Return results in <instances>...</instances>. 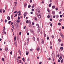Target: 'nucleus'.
Segmentation results:
<instances>
[{"instance_id": "1", "label": "nucleus", "mask_w": 64, "mask_h": 64, "mask_svg": "<svg viewBox=\"0 0 64 64\" xmlns=\"http://www.w3.org/2000/svg\"><path fill=\"white\" fill-rule=\"evenodd\" d=\"M36 15L38 16V18H41V15L40 14H36Z\"/></svg>"}, {"instance_id": "2", "label": "nucleus", "mask_w": 64, "mask_h": 64, "mask_svg": "<svg viewBox=\"0 0 64 64\" xmlns=\"http://www.w3.org/2000/svg\"><path fill=\"white\" fill-rule=\"evenodd\" d=\"M5 30H6L5 28L3 30V32H2L3 34H6V32H5Z\"/></svg>"}, {"instance_id": "3", "label": "nucleus", "mask_w": 64, "mask_h": 64, "mask_svg": "<svg viewBox=\"0 0 64 64\" xmlns=\"http://www.w3.org/2000/svg\"><path fill=\"white\" fill-rule=\"evenodd\" d=\"M6 51L7 52L8 51V48L7 47L5 48Z\"/></svg>"}, {"instance_id": "4", "label": "nucleus", "mask_w": 64, "mask_h": 64, "mask_svg": "<svg viewBox=\"0 0 64 64\" xmlns=\"http://www.w3.org/2000/svg\"><path fill=\"white\" fill-rule=\"evenodd\" d=\"M30 31L32 33H33V34L34 33V31H33V30H32V29H31L30 30Z\"/></svg>"}, {"instance_id": "5", "label": "nucleus", "mask_w": 64, "mask_h": 64, "mask_svg": "<svg viewBox=\"0 0 64 64\" xmlns=\"http://www.w3.org/2000/svg\"><path fill=\"white\" fill-rule=\"evenodd\" d=\"M27 3H26L24 4V6L25 8L26 7V6H27Z\"/></svg>"}, {"instance_id": "6", "label": "nucleus", "mask_w": 64, "mask_h": 64, "mask_svg": "<svg viewBox=\"0 0 64 64\" xmlns=\"http://www.w3.org/2000/svg\"><path fill=\"white\" fill-rule=\"evenodd\" d=\"M39 50H40V48H39V46H38L36 49V50L38 51Z\"/></svg>"}, {"instance_id": "7", "label": "nucleus", "mask_w": 64, "mask_h": 64, "mask_svg": "<svg viewBox=\"0 0 64 64\" xmlns=\"http://www.w3.org/2000/svg\"><path fill=\"white\" fill-rule=\"evenodd\" d=\"M7 18L8 20H10V17L9 16L7 17Z\"/></svg>"}, {"instance_id": "8", "label": "nucleus", "mask_w": 64, "mask_h": 64, "mask_svg": "<svg viewBox=\"0 0 64 64\" xmlns=\"http://www.w3.org/2000/svg\"><path fill=\"white\" fill-rule=\"evenodd\" d=\"M30 39V38H27V43H28V42H29V41Z\"/></svg>"}, {"instance_id": "9", "label": "nucleus", "mask_w": 64, "mask_h": 64, "mask_svg": "<svg viewBox=\"0 0 64 64\" xmlns=\"http://www.w3.org/2000/svg\"><path fill=\"white\" fill-rule=\"evenodd\" d=\"M40 29H38L37 30V33H39V32H40Z\"/></svg>"}, {"instance_id": "10", "label": "nucleus", "mask_w": 64, "mask_h": 64, "mask_svg": "<svg viewBox=\"0 0 64 64\" xmlns=\"http://www.w3.org/2000/svg\"><path fill=\"white\" fill-rule=\"evenodd\" d=\"M52 13L53 15H55V11H52Z\"/></svg>"}, {"instance_id": "11", "label": "nucleus", "mask_w": 64, "mask_h": 64, "mask_svg": "<svg viewBox=\"0 0 64 64\" xmlns=\"http://www.w3.org/2000/svg\"><path fill=\"white\" fill-rule=\"evenodd\" d=\"M16 60L17 62H18V63L19 64V59H18V57H17L16 58Z\"/></svg>"}, {"instance_id": "12", "label": "nucleus", "mask_w": 64, "mask_h": 64, "mask_svg": "<svg viewBox=\"0 0 64 64\" xmlns=\"http://www.w3.org/2000/svg\"><path fill=\"white\" fill-rule=\"evenodd\" d=\"M28 53H29V52L26 51V55H28Z\"/></svg>"}, {"instance_id": "13", "label": "nucleus", "mask_w": 64, "mask_h": 64, "mask_svg": "<svg viewBox=\"0 0 64 64\" xmlns=\"http://www.w3.org/2000/svg\"><path fill=\"white\" fill-rule=\"evenodd\" d=\"M52 9H54V8H55V6H52Z\"/></svg>"}, {"instance_id": "14", "label": "nucleus", "mask_w": 64, "mask_h": 64, "mask_svg": "<svg viewBox=\"0 0 64 64\" xmlns=\"http://www.w3.org/2000/svg\"><path fill=\"white\" fill-rule=\"evenodd\" d=\"M60 50H61L62 49V50H61V51H62V50H63V47H60Z\"/></svg>"}, {"instance_id": "15", "label": "nucleus", "mask_w": 64, "mask_h": 64, "mask_svg": "<svg viewBox=\"0 0 64 64\" xmlns=\"http://www.w3.org/2000/svg\"><path fill=\"white\" fill-rule=\"evenodd\" d=\"M42 44H44V40H42L41 42Z\"/></svg>"}, {"instance_id": "16", "label": "nucleus", "mask_w": 64, "mask_h": 64, "mask_svg": "<svg viewBox=\"0 0 64 64\" xmlns=\"http://www.w3.org/2000/svg\"><path fill=\"white\" fill-rule=\"evenodd\" d=\"M59 59H60V60H61V59H62V56H60Z\"/></svg>"}, {"instance_id": "17", "label": "nucleus", "mask_w": 64, "mask_h": 64, "mask_svg": "<svg viewBox=\"0 0 64 64\" xmlns=\"http://www.w3.org/2000/svg\"><path fill=\"white\" fill-rule=\"evenodd\" d=\"M59 18V16L58 15H57L56 16V18Z\"/></svg>"}, {"instance_id": "18", "label": "nucleus", "mask_w": 64, "mask_h": 64, "mask_svg": "<svg viewBox=\"0 0 64 64\" xmlns=\"http://www.w3.org/2000/svg\"><path fill=\"white\" fill-rule=\"evenodd\" d=\"M60 35L61 36L63 35V34H62V32H60Z\"/></svg>"}, {"instance_id": "19", "label": "nucleus", "mask_w": 64, "mask_h": 64, "mask_svg": "<svg viewBox=\"0 0 64 64\" xmlns=\"http://www.w3.org/2000/svg\"><path fill=\"white\" fill-rule=\"evenodd\" d=\"M16 22H18V23H19V22H20V20H16Z\"/></svg>"}, {"instance_id": "20", "label": "nucleus", "mask_w": 64, "mask_h": 64, "mask_svg": "<svg viewBox=\"0 0 64 64\" xmlns=\"http://www.w3.org/2000/svg\"><path fill=\"white\" fill-rule=\"evenodd\" d=\"M61 37L63 39L64 38V36L63 35H62V36H61Z\"/></svg>"}, {"instance_id": "21", "label": "nucleus", "mask_w": 64, "mask_h": 64, "mask_svg": "<svg viewBox=\"0 0 64 64\" xmlns=\"http://www.w3.org/2000/svg\"><path fill=\"white\" fill-rule=\"evenodd\" d=\"M16 36H14V41H15V40H16Z\"/></svg>"}, {"instance_id": "22", "label": "nucleus", "mask_w": 64, "mask_h": 64, "mask_svg": "<svg viewBox=\"0 0 64 64\" xmlns=\"http://www.w3.org/2000/svg\"><path fill=\"white\" fill-rule=\"evenodd\" d=\"M58 41L59 42H61V39L60 38H59L58 39Z\"/></svg>"}, {"instance_id": "23", "label": "nucleus", "mask_w": 64, "mask_h": 64, "mask_svg": "<svg viewBox=\"0 0 64 64\" xmlns=\"http://www.w3.org/2000/svg\"><path fill=\"white\" fill-rule=\"evenodd\" d=\"M24 16H26V12L24 13Z\"/></svg>"}, {"instance_id": "24", "label": "nucleus", "mask_w": 64, "mask_h": 64, "mask_svg": "<svg viewBox=\"0 0 64 64\" xmlns=\"http://www.w3.org/2000/svg\"><path fill=\"white\" fill-rule=\"evenodd\" d=\"M22 60L23 61H24V62H25V59L24 58H22Z\"/></svg>"}, {"instance_id": "25", "label": "nucleus", "mask_w": 64, "mask_h": 64, "mask_svg": "<svg viewBox=\"0 0 64 64\" xmlns=\"http://www.w3.org/2000/svg\"><path fill=\"white\" fill-rule=\"evenodd\" d=\"M11 21H8V24H10V23H11Z\"/></svg>"}, {"instance_id": "26", "label": "nucleus", "mask_w": 64, "mask_h": 64, "mask_svg": "<svg viewBox=\"0 0 64 64\" xmlns=\"http://www.w3.org/2000/svg\"><path fill=\"white\" fill-rule=\"evenodd\" d=\"M39 13H40V10H38V12H37V14H39Z\"/></svg>"}, {"instance_id": "27", "label": "nucleus", "mask_w": 64, "mask_h": 64, "mask_svg": "<svg viewBox=\"0 0 64 64\" xmlns=\"http://www.w3.org/2000/svg\"><path fill=\"white\" fill-rule=\"evenodd\" d=\"M63 59H62L61 61V63H63Z\"/></svg>"}, {"instance_id": "28", "label": "nucleus", "mask_w": 64, "mask_h": 64, "mask_svg": "<svg viewBox=\"0 0 64 64\" xmlns=\"http://www.w3.org/2000/svg\"><path fill=\"white\" fill-rule=\"evenodd\" d=\"M48 6H49V7H51V4H49L48 5Z\"/></svg>"}, {"instance_id": "29", "label": "nucleus", "mask_w": 64, "mask_h": 64, "mask_svg": "<svg viewBox=\"0 0 64 64\" xmlns=\"http://www.w3.org/2000/svg\"><path fill=\"white\" fill-rule=\"evenodd\" d=\"M60 56V55H59V54H58V55H57L58 57V58Z\"/></svg>"}, {"instance_id": "30", "label": "nucleus", "mask_w": 64, "mask_h": 64, "mask_svg": "<svg viewBox=\"0 0 64 64\" xmlns=\"http://www.w3.org/2000/svg\"><path fill=\"white\" fill-rule=\"evenodd\" d=\"M32 12H33V11H34V9L33 8H32Z\"/></svg>"}, {"instance_id": "31", "label": "nucleus", "mask_w": 64, "mask_h": 64, "mask_svg": "<svg viewBox=\"0 0 64 64\" xmlns=\"http://www.w3.org/2000/svg\"><path fill=\"white\" fill-rule=\"evenodd\" d=\"M31 7V6L30 5H29L28 6V8H30Z\"/></svg>"}, {"instance_id": "32", "label": "nucleus", "mask_w": 64, "mask_h": 64, "mask_svg": "<svg viewBox=\"0 0 64 64\" xmlns=\"http://www.w3.org/2000/svg\"><path fill=\"white\" fill-rule=\"evenodd\" d=\"M33 39H34V41H35V38L33 37Z\"/></svg>"}, {"instance_id": "33", "label": "nucleus", "mask_w": 64, "mask_h": 64, "mask_svg": "<svg viewBox=\"0 0 64 64\" xmlns=\"http://www.w3.org/2000/svg\"><path fill=\"white\" fill-rule=\"evenodd\" d=\"M34 7H35V6H34V5H33V6H32V8H34Z\"/></svg>"}, {"instance_id": "34", "label": "nucleus", "mask_w": 64, "mask_h": 64, "mask_svg": "<svg viewBox=\"0 0 64 64\" xmlns=\"http://www.w3.org/2000/svg\"><path fill=\"white\" fill-rule=\"evenodd\" d=\"M50 15H48L47 16V17L48 18H50Z\"/></svg>"}, {"instance_id": "35", "label": "nucleus", "mask_w": 64, "mask_h": 64, "mask_svg": "<svg viewBox=\"0 0 64 64\" xmlns=\"http://www.w3.org/2000/svg\"><path fill=\"white\" fill-rule=\"evenodd\" d=\"M18 20H20V17H19V16H18Z\"/></svg>"}, {"instance_id": "36", "label": "nucleus", "mask_w": 64, "mask_h": 64, "mask_svg": "<svg viewBox=\"0 0 64 64\" xmlns=\"http://www.w3.org/2000/svg\"><path fill=\"white\" fill-rule=\"evenodd\" d=\"M32 25L33 26V25H34V23L33 22H32Z\"/></svg>"}, {"instance_id": "37", "label": "nucleus", "mask_w": 64, "mask_h": 64, "mask_svg": "<svg viewBox=\"0 0 64 64\" xmlns=\"http://www.w3.org/2000/svg\"><path fill=\"white\" fill-rule=\"evenodd\" d=\"M28 22H29V21H28V20H27L26 21V23H28Z\"/></svg>"}, {"instance_id": "38", "label": "nucleus", "mask_w": 64, "mask_h": 64, "mask_svg": "<svg viewBox=\"0 0 64 64\" xmlns=\"http://www.w3.org/2000/svg\"><path fill=\"white\" fill-rule=\"evenodd\" d=\"M55 17H56V16H52V17L54 18H55Z\"/></svg>"}, {"instance_id": "39", "label": "nucleus", "mask_w": 64, "mask_h": 64, "mask_svg": "<svg viewBox=\"0 0 64 64\" xmlns=\"http://www.w3.org/2000/svg\"><path fill=\"white\" fill-rule=\"evenodd\" d=\"M4 22L5 23H6L7 22V20L5 19L4 21Z\"/></svg>"}, {"instance_id": "40", "label": "nucleus", "mask_w": 64, "mask_h": 64, "mask_svg": "<svg viewBox=\"0 0 64 64\" xmlns=\"http://www.w3.org/2000/svg\"><path fill=\"white\" fill-rule=\"evenodd\" d=\"M10 55H12V52L11 51L10 52Z\"/></svg>"}, {"instance_id": "41", "label": "nucleus", "mask_w": 64, "mask_h": 64, "mask_svg": "<svg viewBox=\"0 0 64 64\" xmlns=\"http://www.w3.org/2000/svg\"><path fill=\"white\" fill-rule=\"evenodd\" d=\"M12 28H13L14 29V26L12 25Z\"/></svg>"}, {"instance_id": "42", "label": "nucleus", "mask_w": 64, "mask_h": 64, "mask_svg": "<svg viewBox=\"0 0 64 64\" xmlns=\"http://www.w3.org/2000/svg\"><path fill=\"white\" fill-rule=\"evenodd\" d=\"M2 60L3 61L4 60V58H2Z\"/></svg>"}, {"instance_id": "43", "label": "nucleus", "mask_w": 64, "mask_h": 64, "mask_svg": "<svg viewBox=\"0 0 64 64\" xmlns=\"http://www.w3.org/2000/svg\"><path fill=\"white\" fill-rule=\"evenodd\" d=\"M11 17H12V19H13V15H11Z\"/></svg>"}, {"instance_id": "44", "label": "nucleus", "mask_w": 64, "mask_h": 64, "mask_svg": "<svg viewBox=\"0 0 64 64\" xmlns=\"http://www.w3.org/2000/svg\"><path fill=\"white\" fill-rule=\"evenodd\" d=\"M28 23H30V24H31V22L29 20V21Z\"/></svg>"}, {"instance_id": "45", "label": "nucleus", "mask_w": 64, "mask_h": 64, "mask_svg": "<svg viewBox=\"0 0 64 64\" xmlns=\"http://www.w3.org/2000/svg\"><path fill=\"white\" fill-rule=\"evenodd\" d=\"M59 14H61V12H59Z\"/></svg>"}, {"instance_id": "46", "label": "nucleus", "mask_w": 64, "mask_h": 64, "mask_svg": "<svg viewBox=\"0 0 64 64\" xmlns=\"http://www.w3.org/2000/svg\"><path fill=\"white\" fill-rule=\"evenodd\" d=\"M58 25H61V23H60V22H59L58 23Z\"/></svg>"}, {"instance_id": "47", "label": "nucleus", "mask_w": 64, "mask_h": 64, "mask_svg": "<svg viewBox=\"0 0 64 64\" xmlns=\"http://www.w3.org/2000/svg\"><path fill=\"white\" fill-rule=\"evenodd\" d=\"M21 15V13H19V14H18V16H20Z\"/></svg>"}, {"instance_id": "48", "label": "nucleus", "mask_w": 64, "mask_h": 64, "mask_svg": "<svg viewBox=\"0 0 64 64\" xmlns=\"http://www.w3.org/2000/svg\"><path fill=\"white\" fill-rule=\"evenodd\" d=\"M35 20L36 21H37V18H35Z\"/></svg>"}, {"instance_id": "49", "label": "nucleus", "mask_w": 64, "mask_h": 64, "mask_svg": "<svg viewBox=\"0 0 64 64\" xmlns=\"http://www.w3.org/2000/svg\"><path fill=\"white\" fill-rule=\"evenodd\" d=\"M52 38H54V36H52Z\"/></svg>"}, {"instance_id": "50", "label": "nucleus", "mask_w": 64, "mask_h": 64, "mask_svg": "<svg viewBox=\"0 0 64 64\" xmlns=\"http://www.w3.org/2000/svg\"><path fill=\"white\" fill-rule=\"evenodd\" d=\"M14 4H17V2H14Z\"/></svg>"}, {"instance_id": "51", "label": "nucleus", "mask_w": 64, "mask_h": 64, "mask_svg": "<svg viewBox=\"0 0 64 64\" xmlns=\"http://www.w3.org/2000/svg\"><path fill=\"white\" fill-rule=\"evenodd\" d=\"M62 19H60V22H61V21H62Z\"/></svg>"}, {"instance_id": "52", "label": "nucleus", "mask_w": 64, "mask_h": 64, "mask_svg": "<svg viewBox=\"0 0 64 64\" xmlns=\"http://www.w3.org/2000/svg\"><path fill=\"white\" fill-rule=\"evenodd\" d=\"M26 28V26H25L24 27V29H25Z\"/></svg>"}, {"instance_id": "53", "label": "nucleus", "mask_w": 64, "mask_h": 64, "mask_svg": "<svg viewBox=\"0 0 64 64\" xmlns=\"http://www.w3.org/2000/svg\"><path fill=\"white\" fill-rule=\"evenodd\" d=\"M48 60H51V58H49Z\"/></svg>"}, {"instance_id": "54", "label": "nucleus", "mask_w": 64, "mask_h": 64, "mask_svg": "<svg viewBox=\"0 0 64 64\" xmlns=\"http://www.w3.org/2000/svg\"><path fill=\"white\" fill-rule=\"evenodd\" d=\"M62 29H64V27L63 26H62Z\"/></svg>"}, {"instance_id": "55", "label": "nucleus", "mask_w": 64, "mask_h": 64, "mask_svg": "<svg viewBox=\"0 0 64 64\" xmlns=\"http://www.w3.org/2000/svg\"><path fill=\"white\" fill-rule=\"evenodd\" d=\"M56 10H58V8H56Z\"/></svg>"}, {"instance_id": "56", "label": "nucleus", "mask_w": 64, "mask_h": 64, "mask_svg": "<svg viewBox=\"0 0 64 64\" xmlns=\"http://www.w3.org/2000/svg\"><path fill=\"white\" fill-rule=\"evenodd\" d=\"M46 34H44V36L45 37H46Z\"/></svg>"}, {"instance_id": "57", "label": "nucleus", "mask_w": 64, "mask_h": 64, "mask_svg": "<svg viewBox=\"0 0 64 64\" xmlns=\"http://www.w3.org/2000/svg\"><path fill=\"white\" fill-rule=\"evenodd\" d=\"M50 26H51V27H52V23H51L50 24Z\"/></svg>"}, {"instance_id": "58", "label": "nucleus", "mask_w": 64, "mask_h": 64, "mask_svg": "<svg viewBox=\"0 0 64 64\" xmlns=\"http://www.w3.org/2000/svg\"><path fill=\"white\" fill-rule=\"evenodd\" d=\"M60 60H58V62H60Z\"/></svg>"}, {"instance_id": "59", "label": "nucleus", "mask_w": 64, "mask_h": 64, "mask_svg": "<svg viewBox=\"0 0 64 64\" xmlns=\"http://www.w3.org/2000/svg\"><path fill=\"white\" fill-rule=\"evenodd\" d=\"M16 12H17V11H16L14 12V13H16Z\"/></svg>"}, {"instance_id": "60", "label": "nucleus", "mask_w": 64, "mask_h": 64, "mask_svg": "<svg viewBox=\"0 0 64 64\" xmlns=\"http://www.w3.org/2000/svg\"><path fill=\"white\" fill-rule=\"evenodd\" d=\"M18 13H21V11H19L18 12Z\"/></svg>"}, {"instance_id": "61", "label": "nucleus", "mask_w": 64, "mask_h": 64, "mask_svg": "<svg viewBox=\"0 0 64 64\" xmlns=\"http://www.w3.org/2000/svg\"><path fill=\"white\" fill-rule=\"evenodd\" d=\"M30 51H32L33 50V49H30Z\"/></svg>"}, {"instance_id": "62", "label": "nucleus", "mask_w": 64, "mask_h": 64, "mask_svg": "<svg viewBox=\"0 0 64 64\" xmlns=\"http://www.w3.org/2000/svg\"><path fill=\"white\" fill-rule=\"evenodd\" d=\"M62 15H60V18H62Z\"/></svg>"}, {"instance_id": "63", "label": "nucleus", "mask_w": 64, "mask_h": 64, "mask_svg": "<svg viewBox=\"0 0 64 64\" xmlns=\"http://www.w3.org/2000/svg\"><path fill=\"white\" fill-rule=\"evenodd\" d=\"M61 46H63V43L61 44Z\"/></svg>"}, {"instance_id": "64", "label": "nucleus", "mask_w": 64, "mask_h": 64, "mask_svg": "<svg viewBox=\"0 0 64 64\" xmlns=\"http://www.w3.org/2000/svg\"><path fill=\"white\" fill-rule=\"evenodd\" d=\"M62 16L64 17V13H63L62 14Z\"/></svg>"}]
</instances>
